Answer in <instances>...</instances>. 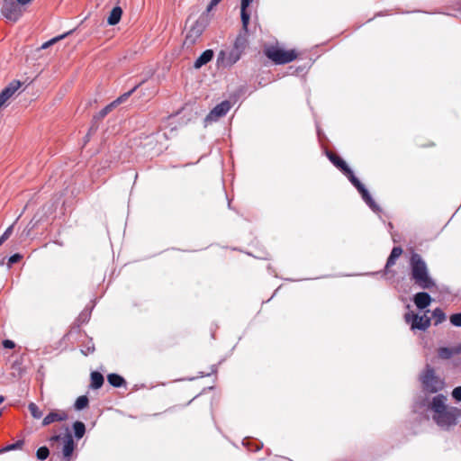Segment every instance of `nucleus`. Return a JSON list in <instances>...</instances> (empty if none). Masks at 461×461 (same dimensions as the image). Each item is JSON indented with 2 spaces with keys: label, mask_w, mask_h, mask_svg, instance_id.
<instances>
[{
  "label": "nucleus",
  "mask_w": 461,
  "mask_h": 461,
  "mask_svg": "<svg viewBox=\"0 0 461 461\" xmlns=\"http://www.w3.org/2000/svg\"><path fill=\"white\" fill-rule=\"evenodd\" d=\"M417 314L413 313V312H407L405 315H404V320L407 323H412V321H414V317H416Z\"/></svg>",
  "instance_id": "obj_36"
},
{
  "label": "nucleus",
  "mask_w": 461,
  "mask_h": 461,
  "mask_svg": "<svg viewBox=\"0 0 461 461\" xmlns=\"http://www.w3.org/2000/svg\"><path fill=\"white\" fill-rule=\"evenodd\" d=\"M22 258V256L20 254H14L9 258L8 264L9 266H12L13 264H15L19 262Z\"/></svg>",
  "instance_id": "obj_34"
},
{
  "label": "nucleus",
  "mask_w": 461,
  "mask_h": 461,
  "mask_svg": "<svg viewBox=\"0 0 461 461\" xmlns=\"http://www.w3.org/2000/svg\"><path fill=\"white\" fill-rule=\"evenodd\" d=\"M3 244L2 240H0V246Z\"/></svg>",
  "instance_id": "obj_41"
},
{
  "label": "nucleus",
  "mask_w": 461,
  "mask_h": 461,
  "mask_svg": "<svg viewBox=\"0 0 461 461\" xmlns=\"http://www.w3.org/2000/svg\"><path fill=\"white\" fill-rule=\"evenodd\" d=\"M253 0H241L240 9H247Z\"/></svg>",
  "instance_id": "obj_38"
},
{
  "label": "nucleus",
  "mask_w": 461,
  "mask_h": 461,
  "mask_svg": "<svg viewBox=\"0 0 461 461\" xmlns=\"http://www.w3.org/2000/svg\"><path fill=\"white\" fill-rule=\"evenodd\" d=\"M70 33V32H67V33H64L62 35H59V36H56L52 39H50V41L44 42L41 46V49L44 50V49H47L50 46H52L53 44H55L56 42H58L59 41L66 38L68 34Z\"/></svg>",
  "instance_id": "obj_26"
},
{
  "label": "nucleus",
  "mask_w": 461,
  "mask_h": 461,
  "mask_svg": "<svg viewBox=\"0 0 461 461\" xmlns=\"http://www.w3.org/2000/svg\"><path fill=\"white\" fill-rule=\"evenodd\" d=\"M409 265L411 280L414 285L423 290L437 288L435 280L429 275L427 263L419 253H411Z\"/></svg>",
  "instance_id": "obj_2"
},
{
  "label": "nucleus",
  "mask_w": 461,
  "mask_h": 461,
  "mask_svg": "<svg viewBox=\"0 0 461 461\" xmlns=\"http://www.w3.org/2000/svg\"><path fill=\"white\" fill-rule=\"evenodd\" d=\"M421 383L424 389L429 393H437L444 386V382L435 375L434 369L429 366L421 375Z\"/></svg>",
  "instance_id": "obj_5"
},
{
  "label": "nucleus",
  "mask_w": 461,
  "mask_h": 461,
  "mask_svg": "<svg viewBox=\"0 0 461 461\" xmlns=\"http://www.w3.org/2000/svg\"><path fill=\"white\" fill-rule=\"evenodd\" d=\"M221 0H211L210 4L207 6L206 14H203L197 21L196 27H206L208 25V14L211 10L216 6ZM192 29H195V26H193Z\"/></svg>",
  "instance_id": "obj_15"
},
{
  "label": "nucleus",
  "mask_w": 461,
  "mask_h": 461,
  "mask_svg": "<svg viewBox=\"0 0 461 461\" xmlns=\"http://www.w3.org/2000/svg\"><path fill=\"white\" fill-rule=\"evenodd\" d=\"M430 326V318L426 314L414 317V321L411 323V330H426Z\"/></svg>",
  "instance_id": "obj_14"
},
{
  "label": "nucleus",
  "mask_w": 461,
  "mask_h": 461,
  "mask_svg": "<svg viewBox=\"0 0 461 461\" xmlns=\"http://www.w3.org/2000/svg\"><path fill=\"white\" fill-rule=\"evenodd\" d=\"M432 317L434 319V324L438 325L446 320V315L440 308H436L432 312Z\"/></svg>",
  "instance_id": "obj_24"
},
{
  "label": "nucleus",
  "mask_w": 461,
  "mask_h": 461,
  "mask_svg": "<svg viewBox=\"0 0 461 461\" xmlns=\"http://www.w3.org/2000/svg\"><path fill=\"white\" fill-rule=\"evenodd\" d=\"M21 82L14 80L11 82L1 93H0V108L6 105L7 101L14 95V93L21 87Z\"/></svg>",
  "instance_id": "obj_10"
},
{
  "label": "nucleus",
  "mask_w": 461,
  "mask_h": 461,
  "mask_svg": "<svg viewBox=\"0 0 461 461\" xmlns=\"http://www.w3.org/2000/svg\"><path fill=\"white\" fill-rule=\"evenodd\" d=\"M402 254V249L401 247H393L390 256L387 258L386 264H385V271H388L389 268L395 265V262L397 258L401 257Z\"/></svg>",
  "instance_id": "obj_17"
},
{
  "label": "nucleus",
  "mask_w": 461,
  "mask_h": 461,
  "mask_svg": "<svg viewBox=\"0 0 461 461\" xmlns=\"http://www.w3.org/2000/svg\"><path fill=\"white\" fill-rule=\"evenodd\" d=\"M3 346L5 348H14L15 347V344L14 341L10 339H5L3 341Z\"/></svg>",
  "instance_id": "obj_37"
},
{
  "label": "nucleus",
  "mask_w": 461,
  "mask_h": 461,
  "mask_svg": "<svg viewBox=\"0 0 461 461\" xmlns=\"http://www.w3.org/2000/svg\"><path fill=\"white\" fill-rule=\"evenodd\" d=\"M26 4L19 3L18 0H3L2 14L11 22H16L23 14V7Z\"/></svg>",
  "instance_id": "obj_6"
},
{
  "label": "nucleus",
  "mask_w": 461,
  "mask_h": 461,
  "mask_svg": "<svg viewBox=\"0 0 461 461\" xmlns=\"http://www.w3.org/2000/svg\"><path fill=\"white\" fill-rule=\"evenodd\" d=\"M49 455H50V450L47 447H41L40 448H38L37 453H36L37 458L40 460L47 459Z\"/></svg>",
  "instance_id": "obj_28"
},
{
  "label": "nucleus",
  "mask_w": 461,
  "mask_h": 461,
  "mask_svg": "<svg viewBox=\"0 0 461 461\" xmlns=\"http://www.w3.org/2000/svg\"><path fill=\"white\" fill-rule=\"evenodd\" d=\"M73 429H74L75 437L77 439H80L84 437V435L86 433V426L82 421H76L73 424Z\"/></svg>",
  "instance_id": "obj_23"
},
{
  "label": "nucleus",
  "mask_w": 461,
  "mask_h": 461,
  "mask_svg": "<svg viewBox=\"0 0 461 461\" xmlns=\"http://www.w3.org/2000/svg\"><path fill=\"white\" fill-rule=\"evenodd\" d=\"M104 384V376L101 373L94 371L91 373V388L98 389Z\"/></svg>",
  "instance_id": "obj_21"
},
{
  "label": "nucleus",
  "mask_w": 461,
  "mask_h": 461,
  "mask_svg": "<svg viewBox=\"0 0 461 461\" xmlns=\"http://www.w3.org/2000/svg\"><path fill=\"white\" fill-rule=\"evenodd\" d=\"M136 88H137V86L133 87L131 91L123 94L119 98H117L115 101H113L110 104L106 105L104 109H102L100 111V113H99L100 117L101 118L105 117L112 111V109L115 105H117V104L122 103L123 101H125L136 90Z\"/></svg>",
  "instance_id": "obj_12"
},
{
  "label": "nucleus",
  "mask_w": 461,
  "mask_h": 461,
  "mask_svg": "<svg viewBox=\"0 0 461 461\" xmlns=\"http://www.w3.org/2000/svg\"><path fill=\"white\" fill-rule=\"evenodd\" d=\"M122 15V9L120 6H115L110 12V14L107 18V23L109 25H116Z\"/></svg>",
  "instance_id": "obj_19"
},
{
  "label": "nucleus",
  "mask_w": 461,
  "mask_h": 461,
  "mask_svg": "<svg viewBox=\"0 0 461 461\" xmlns=\"http://www.w3.org/2000/svg\"><path fill=\"white\" fill-rule=\"evenodd\" d=\"M452 396L457 400L461 401V386L456 387L452 392Z\"/></svg>",
  "instance_id": "obj_35"
},
{
  "label": "nucleus",
  "mask_w": 461,
  "mask_h": 461,
  "mask_svg": "<svg viewBox=\"0 0 461 461\" xmlns=\"http://www.w3.org/2000/svg\"><path fill=\"white\" fill-rule=\"evenodd\" d=\"M241 55L242 53L235 49L228 52L222 50L220 52L218 61L221 62L223 67H231L240 59Z\"/></svg>",
  "instance_id": "obj_9"
},
{
  "label": "nucleus",
  "mask_w": 461,
  "mask_h": 461,
  "mask_svg": "<svg viewBox=\"0 0 461 461\" xmlns=\"http://www.w3.org/2000/svg\"><path fill=\"white\" fill-rule=\"evenodd\" d=\"M28 409L34 419L41 418L42 412L34 402L29 403Z\"/></svg>",
  "instance_id": "obj_27"
},
{
  "label": "nucleus",
  "mask_w": 461,
  "mask_h": 461,
  "mask_svg": "<svg viewBox=\"0 0 461 461\" xmlns=\"http://www.w3.org/2000/svg\"><path fill=\"white\" fill-rule=\"evenodd\" d=\"M88 398L86 395L79 396L75 402V408L81 411L88 406Z\"/></svg>",
  "instance_id": "obj_25"
},
{
  "label": "nucleus",
  "mask_w": 461,
  "mask_h": 461,
  "mask_svg": "<svg viewBox=\"0 0 461 461\" xmlns=\"http://www.w3.org/2000/svg\"><path fill=\"white\" fill-rule=\"evenodd\" d=\"M248 31H245L244 33H240L234 41L233 49L239 50L241 53L244 52L249 43L248 36L246 33Z\"/></svg>",
  "instance_id": "obj_18"
},
{
  "label": "nucleus",
  "mask_w": 461,
  "mask_h": 461,
  "mask_svg": "<svg viewBox=\"0 0 461 461\" xmlns=\"http://www.w3.org/2000/svg\"><path fill=\"white\" fill-rule=\"evenodd\" d=\"M107 380H108L109 384L114 387H121L123 384H125V380L123 379V377H122L121 375H119L117 374L108 375Z\"/></svg>",
  "instance_id": "obj_22"
},
{
  "label": "nucleus",
  "mask_w": 461,
  "mask_h": 461,
  "mask_svg": "<svg viewBox=\"0 0 461 461\" xmlns=\"http://www.w3.org/2000/svg\"><path fill=\"white\" fill-rule=\"evenodd\" d=\"M461 352V348H446L442 347L438 349V355L442 359H449L453 355L458 354Z\"/></svg>",
  "instance_id": "obj_20"
},
{
  "label": "nucleus",
  "mask_w": 461,
  "mask_h": 461,
  "mask_svg": "<svg viewBox=\"0 0 461 461\" xmlns=\"http://www.w3.org/2000/svg\"><path fill=\"white\" fill-rule=\"evenodd\" d=\"M265 56L276 65H285L297 59L300 52L295 49H285L279 43L269 44L264 47Z\"/></svg>",
  "instance_id": "obj_4"
},
{
  "label": "nucleus",
  "mask_w": 461,
  "mask_h": 461,
  "mask_svg": "<svg viewBox=\"0 0 461 461\" xmlns=\"http://www.w3.org/2000/svg\"><path fill=\"white\" fill-rule=\"evenodd\" d=\"M23 445V440H18V441H16L14 444L6 446L3 449V451H11V450H15V449H20V448H22Z\"/></svg>",
  "instance_id": "obj_31"
},
{
  "label": "nucleus",
  "mask_w": 461,
  "mask_h": 461,
  "mask_svg": "<svg viewBox=\"0 0 461 461\" xmlns=\"http://www.w3.org/2000/svg\"><path fill=\"white\" fill-rule=\"evenodd\" d=\"M60 439H62L63 443H64V446L62 448L63 456L65 459H67V461H69V459L74 452V449H75V442L72 438V435L69 432H67L63 438H61L60 435H54L50 438V441L56 442Z\"/></svg>",
  "instance_id": "obj_7"
},
{
  "label": "nucleus",
  "mask_w": 461,
  "mask_h": 461,
  "mask_svg": "<svg viewBox=\"0 0 461 461\" xmlns=\"http://www.w3.org/2000/svg\"><path fill=\"white\" fill-rule=\"evenodd\" d=\"M431 301L430 295L426 292L417 293L413 298V302L419 309H425L430 304Z\"/></svg>",
  "instance_id": "obj_13"
},
{
  "label": "nucleus",
  "mask_w": 461,
  "mask_h": 461,
  "mask_svg": "<svg viewBox=\"0 0 461 461\" xmlns=\"http://www.w3.org/2000/svg\"><path fill=\"white\" fill-rule=\"evenodd\" d=\"M328 158L332 162V164L348 178L351 184L360 193L363 200L369 205V207L374 211L378 210V206L375 204L365 185L355 176L353 171L349 168L347 163L339 156L333 152L328 153Z\"/></svg>",
  "instance_id": "obj_3"
},
{
  "label": "nucleus",
  "mask_w": 461,
  "mask_h": 461,
  "mask_svg": "<svg viewBox=\"0 0 461 461\" xmlns=\"http://www.w3.org/2000/svg\"><path fill=\"white\" fill-rule=\"evenodd\" d=\"M240 15H241V23H242V28L247 29L250 18L249 13L247 11V9H240Z\"/></svg>",
  "instance_id": "obj_29"
},
{
  "label": "nucleus",
  "mask_w": 461,
  "mask_h": 461,
  "mask_svg": "<svg viewBox=\"0 0 461 461\" xmlns=\"http://www.w3.org/2000/svg\"><path fill=\"white\" fill-rule=\"evenodd\" d=\"M450 322L452 325L456 327H461V312L460 313H455L452 314L449 318Z\"/></svg>",
  "instance_id": "obj_30"
},
{
  "label": "nucleus",
  "mask_w": 461,
  "mask_h": 461,
  "mask_svg": "<svg viewBox=\"0 0 461 461\" xmlns=\"http://www.w3.org/2000/svg\"><path fill=\"white\" fill-rule=\"evenodd\" d=\"M3 244L2 240H0V246Z\"/></svg>",
  "instance_id": "obj_42"
},
{
  "label": "nucleus",
  "mask_w": 461,
  "mask_h": 461,
  "mask_svg": "<svg viewBox=\"0 0 461 461\" xmlns=\"http://www.w3.org/2000/svg\"><path fill=\"white\" fill-rule=\"evenodd\" d=\"M5 401L4 396L0 395V404Z\"/></svg>",
  "instance_id": "obj_40"
},
{
  "label": "nucleus",
  "mask_w": 461,
  "mask_h": 461,
  "mask_svg": "<svg viewBox=\"0 0 461 461\" xmlns=\"http://www.w3.org/2000/svg\"><path fill=\"white\" fill-rule=\"evenodd\" d=\"M32 1H33V0H18V2H19V3L26 4V5H28V4H30V3H32Z\"/></svg>",
  "instance_id": "obj_39"
},
{
  "label": "nucleus",
  "mask_w": 461,
  "mask_h": 461,
  "mask_svg": "<svg viewBox=\"0 0 461 461\" xmlns=\"http://www.w3.org/2000/svg\"><path fill=\"white\" fill-rule=\"evenodd\" d=\"M447 397L438 394L433 397L429 408L433 411V420L442 429H448L456 424L459 410L456 407L447 408L446 405Z\"/></svg>",
  "instance_id": "obj_1"
},
{
  "label": "nucleus",
  "mask_w": 461,
  "mask_h": 461,
  "mask_svg": "<svg viewBox=\"0 0 461 461\" xmlns=\"http://www.w3.org/2000/svg\"><path fill=\"white\" fill-rule=\"evenodd\" d=\"M213 58V51L212 50H206L203 51L195 60L194 67L195 68H200L203 65L207 64Z\"/></svg>",
  "instance_id": "obj_16"
},
{
  "label": "nucleus",
  "mask_w": 461,
  "mask_h": 461,
  "mask_svg": "<svg viewBox=\"0 0 461 461\" xmlns=\"http://www.w3.org/2000/svg\"><path fill=\"white\" fill-rule=\"evenodd\" d=\"M95 351V346L93 343L87 344L81 348V353L84 356H88Z\"/></svg>",
  "instance_id": "obj_32"
},
{
  "label": "nucleus",
  "mask_w": 461,
  "mask_h": 461,
  "mask_svg": "<svg viewBox=\"0 0 461 461\" xmlns=\"http://www.w3.org/2000/svg\"><path fill=\"white\" fill-rule=\"evenodd\" d=\"M231 104L230 101L225 100L221 104H217L206 116V122H215L220 118L226 115V113L230 110Z\"/></svg>",
  "instance_id": "obj_8"
},
{
  "label": "nucleus",
  "mask_w": 461,
  "mask_h": 461,
  "mask_svg": "<svg viewBox=\"0 0 461 461\" xmlns=\"http://www.w3.org/2000/svg\"><path fill=\"white\" fill-rule=\"evenodd\" d=\"M14 225L9 226L5 231L3 233V235L0 237V240L4 243L6 240L9 239V237L13 233Z\"/></svg>",
  "instance_id": "obj_33"
},
{
  "label": "nucleus",
  "mask_w": 461,
  "mask_h": 461,
  "mask_svg": "<svg viewBox=\"0 0 461 461\" xmlns=\"http://www.w3.org/2000/svg\"><path fill=\"white\" fill-rule=\"evenodd\" d=\"M68 418L65 411L55 410L50 411L42 420L43 426H48L56 421H63Z\"/></svg>",
  "instance_id": "obj_11"
}]
</instances>
